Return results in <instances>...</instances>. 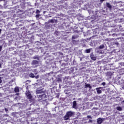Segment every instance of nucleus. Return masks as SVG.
I'll return each mask as SVG.
<instances>
[{"instance_id":"1","label":"nucleus","mask_w":124,"mask_h":124,"mask_svg":"<svg viewBox=\"0 0 124 124\" xmlns=\"http://www.w3.org/2000/svg\"><path fill=\"white\" fill-rule=\"evenodd\" d=\"M74 114V112L71 111H68L64 116V120H68V119H69L70 117H72V116H73Z\"/></svg>"},{"instance_id":"2","label":"nucleus","mask_w":124,"mask_h":124,"mask_svg":"<svg viewBox=\"0 0 124 124\" xmlns=\"http://www.w3.org/2000/svg\"><path fill=\"white\" fill-rule=\"evenodd\" d=\"M26 94L28 98H29V99H30L29 100L31 101V98H32V96L31 95V92H30L29 91H27L26 93Z\"/></svg>"},{"instance_id":"3","label":"nucleus","mask_w":124,"mask_h":124,"mask_svg":"<svg viewBox=\"0 0 124 124\" xmlns=\"http://www.w3.org/2000/svg\"><path fill=\"white\" fill-rule=\"evenodd\" d=\"M90 58L93 61H95L96 60V57L94 56L93 54H91Z\"/></svg>"},{"instance_id":"4","label":"nucleus","mask_w":124,"mask_h":124,"mask_svg":"<svg viewBox=\"0 0 124 124\" xmlns=\"http://www.w3.org/2000/svg\"><path fill=\"white\" fill-rule=\"evenodd\" d=\"M100 89H102V87H99V88H97L96 89V91H97V93L99 94V93H102V92L101 91V90H100Z\"/></svg>"},{"instance_id":"5","label":"nucleus","mask_w":124,"mask_h":124,"mask_svg":"<svg viewBox=\"0 0 124 124\" xmlns=\"http://www.w3.org/2000/svg\"><path fill=\"white\" fill-rule=\"evenodd\" d=\"M97 122L98 124H101L103 122V120L101 118H98Z\"/></svg>"},{"instance_id":"6","label":"nucleus","mask_w":124,"mask_h":124,"mask_svg":"<svg viewBox=\"0 0 124 124\" xmlns=\"http://www.w3.org/2000/svg\"><path fill=\"white\" fill-rule=\"evenodd\" d=\"M85 86L86 88H89V89H92V86H91V85L89 84L85 83Z\"/></svg>"},{"instance_id":"7","label":"nucleus","mask_w":124,"mask_h":124,"mask_svg":"<svg viewBox=\"0 0 124 124\" xmlns=\"http://www.w3.org/2000/svg\"><path fill=\"white\" fill-rule=\"evenodd\" d=\"M38 63V61L36 60H34L32 62V64H37Z\"/></svg>"},{"instance_id":"8","label":"nucleus","mask_w":124,"mask_h":124,"mask_svg":"<svg viewBox=\"0 0 124 124\" xmlns=\"http://www.w3.org/2000/svg\"><path fill=\"white\" fill-rule=\"evenodd\" d=\"M73 108H76V105H77L76 103V101H74L73 103Z\"/></svg>"},{"instance_id":"9","label":"nucleus","mask_w":124,"mask_h":124,"mask_svg":"<svg viewBox=\"0 0 124 124\" xmlns=\"http://www.w3.org/2000/svg\"><path fill=\"white\" fill-rule=\"evenodd\" d=\"M15 93H19V88L18 87H16L15 88Z\"/></svg>"},{"instance_id":"10","label":"nucleus","mask_w":124,"mask_h":124,"mask_svg":"<svg viewBox=\"0 0 124 124\" xmlns=\"http://www.w3.org/2000/svg\"><path fill=\"white\" fill-rule=\"evenodd\" d=\"M107 7H108V8H111L112 6H111V5L110 4V3H107Z\"/></svg>"},{"instance_id":"11","label":"nucleus","mask_w":124,"mask_h":124,"mask_svg":"<svg viewBox=\"0 0 124 124\" xmlns=\"http://www.w3.org/2000/svg\"><path fill=\"white\" fill-rule=\"evenodd\" d=\"M30 77H31V78H34V75L32 73L30 74L29 75Z\"/></svg>"},{"instance_id":"12","label":"nucleus","mask_w":124,"mask_h":124,"mask_svg":"<svg viewBox=\"0 0 124 124\" xmlns=\"http://www.w3.org/2000/svg\"><path fill=\"white\" fill-rule=\"evenodd\" d=\"M85 52L89 54V53H91V49H86L85 50Z\"/></svg>"},{"instance_id":"13","label":"nucleus","mask_w":124,"mask_h":124,"mask_svg":"<svg viewBox=\"0 0 124 124\" xmlns=\"http://www.w3.org/2000/svg\"><path fill=\"white\" fill-rule=\"evenodd\" d=\"M116 109L118 111H122V108L120 107L116 108Z\"/></svg>"},{"instance_id":"14","label":"nucleus","mask_w":124,"mask_h":124,"mask_svg":"<svg viewBox=\"0 0 124 124\" xmlns=\"http://www.w3.org/2000/svg\"><path fill=\"white\" fill-rule=\"evenodd\" d=\"M42 90H38L36 91V93H42Z\"/></svg>"},{"instance_id":"15","label":"nucleus","mask_w":124,"mask_h":124,"mask_svg":"<svg viewBox=\"0 0 124 124\" xmlns=\"http://www.w3.org/2000/svg\"><path fill=\"white\" fill-rule=\"evenodd\" d=\"M104 48V45H102L100 46H99V49H103Z\"/></svg>"},{"instance_id":"16","label":"nucleus","mask_w":124,"mask_h":124,"mask_svg":"<svg viewBox=\"0 0 124 124\" xmlns=\"http://www.w3.org/2000/svg\"><path fill=\"white\" fill-rule=\"evenodd\" d=\"M49 23H54V20L50 19L48 21Z\"/></svg>"},{"instance_id":"17","label":"nucleus","mask_w":124,"mask_h":124,"mask_svg":"<svg viewBox=\"0 0 124 124\" xmlns=\"http://www.w3.org/2000/svg\"><path fill=\"white\" fill-rule=\"evenodd\" d=\"M39 96H40V97H43V96H46V95L44 94L43 95H39Z\"/></svg>"},{"instance_id":"18","label":"nucleus","mask_w":124,"mask_h":124,"mask_svg":"<svg viewBox=\"0 0 124 124\" xmlns=\"http://www.w3.org/2000/svg\"><path fill=\"white\" fill-rule=\"evenodd\" d=\"M40 13V11L38 10L36 11V14H39Z\"/></svg>"},{"instance_id":"19","label":"nucleus","mask_w":124,"mask_h":124,"mask_svg":"<svg viewBox=\"0 0 124 124\" xmlns=\"http://www.w3.org/2000/svg\"><path fill=\"white\" fill-rule=\"evenodd\" d=\"M40 16V15H36V18H38Z\"/></svg>"},{"instance_id":"20","label":"nucleus","mask_w":124,"mask_h":124,"mask_svg":"<svg viewBox=\"0 0 124 124\" xmlns=\"http://www.w3.org/2000/svg\"><path fill=\"white\" fill-rule=\"evenodd\" d=\"M2 49V46H0V51H1Z\"/></svg>"},{"instance_id":"21","label":"nucleus","mask_w":124,"mask_h":124,"mask_svg":"<svg viewBox=\"0 0 124 124\" xmlns=\"http://www.w3.org/2000/svg\"><path fill=\"white\" fill-rule=\"evenodd\" d=\"M75 38H76V36H72V39H75Z\"/></svg>"},{"instance_id":"22","label":"nucleus","mask_w":124,"mask_h":124,"mask_svg":"<svg viewBox=\"0 0 124 124\" xmlns=\"http://www.w3.org/2000/svg\"><path fill=\"white\" fill-rule=\"evenodd\" d=\"M87 118H88V119H92V117H91V116H87Z\"/></svg>"},{"instance_id":"23","label":"nucleus","mask_w":124,"mask_h":124,"mask_svg":"<svg viewBox=\"0 0 124 124\" xmlns=\"http://www.w3.org/2000/svg\"><path fill=\"white\" fill-rule=\"evenodd\" d=\"M39 77L38 76H37L35 77V78L36 79H38Z\"/></svg>"},{"instance_id":"24","label":"nucleus","mask_w":124,"mask_h":124,"mask_svg":"<svg viewBox=\"0 0 124 124\" xmlns=\"http://www.w3.org/2000/svg\"><path fill=\"white\" fill-rule=\"evenodd\" d=\"M89 122H90V123H93V120H89Z\"/></svg>"},{"instance_id":"25","label":"nucleus","mask_w":124,"mask_h":124,"mask_svg":"<svg viewBox=\"0 0 124 124\" xmlns=\"http://www.w3.org/2000/svg\"><path fill=\"white\" fill-rule=\"evenodd\" d=\"M2 82V81L1 80V79L0 78V83H1Z\"/></svg>"},{"instance_id":"26","label":"nucleus","mask_w":124,"mask_h":124,"mask_svg":"<svg viewBox=\"0 0 124 124\" xmlns=\"http://www.w3.org/2000/svg\"><path fill=\"white\" fill-rule=\"evenodd\" d=\"M1 32V29H0V34Z\"/></svg>"},{"instance_id":"27","label":"nucleus","mask_w":124,"mask_h":124,"mask_svg":"<svg viewBox=\"0 0 124 124\" xmlns=\"http://www.w3.org/2000/svg\"><path fill=\"white\" fill-rule=\"evenodd\" d=\"M105 0H100V1H104Z\"/></svg>"},{"instance_id":"28","label":"nucleus","mask_w":124,"mask_h":124,"mask_svg":"<svg viewBox=\"0 0 124 124\" xmlns=\"http://www.w3.org/2000/svg\"><path fill=\"white\" fill-rule=\"evenodd\" d=\"M102 84L103 85V86H104L105 85V83H103Z\"/></svg>"},{"instance_id":"29","label":"nucleus","mask_w":124,"mask_h":124,"mask_svg":"<svg viewBox=\"0 0 124 124\" xmlns=\"http://www.w3.org/2000/svg\"><path fill=\"white\" fill-rule=\"evenodd\" d=\"M19 94V93H16V95H18Z\"/></svg>"},{"instance_id":"30","label":"nucleus","mask_w":124,"mask_h":124,"mask_svg":"<svg viewBox=\"0 0 124 124\" xmlns=\"http://www.w3.org/2000/svg\"><path fill=\"white\" fill-rule=\"evenodd\" d=\"M0 67H1V64L0 63Z\"/></svg>"},{"instance_id":"31","label":"nucleus","mask_w":124,"mask_h":124,"mask_svg":"<svg viewBox=\"0 0 124 124\" xmlns=\"http://www.w3.org/2000/svg\"><path fill=\"white\" fill-rule=\"evenodd\" d=\"M5 111H7V109L6 108H5Z\"/></svg>"}]
</instances>
